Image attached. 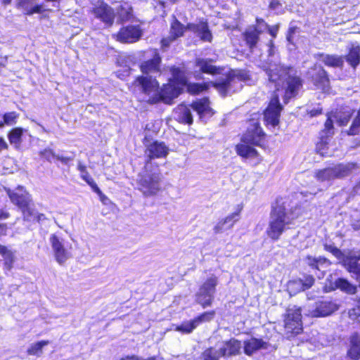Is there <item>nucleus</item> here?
<instances>
[{"mask_svg": "<svg viewBox=\"0 0 360 360\" xmlns=\"http://www.w3.org/2000/svg\"><path fill=\"white\" fill-rule=\"evenodd\" d=\"M352 116V113L350 111H345V112H337L335 115V118L336 120V122L339 124L340 126L346 125L349 120H350Z\"/></svg>", "mask_w": 360, "mask_h": 360, "instance_id": "nucleus-46", "label": "nucleus"}, {"mask_svg": "<svg viewBox=\"0 0 360 360\" xmlns=\"http://www.w3.org/2000/svg\"><path fill=\"white\" fill-rule=\"evenodd\" d=\"M296 217L297 215L287 211L283 205L274 207L271 213L269 228L266 231L268 236L273 240H278L287 226L291 224Z\"/></svg>", "mask_w": 360, "mask_h": 360, "instance_id": "nucleus-5", "label": "nucleus"}, {"mask_svg": "<svg viewBox=\"0 0 360 360\" xmlns=\"http://www.w3.org/2000/svg\"><path fill=\"white\" fill-rule=\"evenodd\" d=\"M284 328L288 338L302 331L301 308L296 306L286 310L284 319Z\"/></svg>", "mask_w": 360, "mask_h": 360, "instance_id": "nucleus-10", "label": "nucleus"}, {"mask_svg": "<svg viewBox=\"0 0 360 360\" xmlns=\"http://www.w3.org/2000/svg\"><path fill=\"white\" fill-rule=\"evenodd\" d=\"M314 278L312 276H304V279L295 280L291 285H297L299 289H304V290L310 288L314 283Z\"/></svg>", "mask_w": 360, "mask_h": 360, "instance_id": "nucleus-38", "label": "nucleus"}, {"mask_svg": "<svg viewBox=\"0 0 360 360\" xmlns=\"http://www.w3.org/2000/svg\"><path fill=\"white\" fill-rule=\"evenodd\" d=\"M338 309V304L331 300L318 301L308 310L307 315L311 317H324L332 314Z\"/></svg>", "mask_w": 360, "mask_h": 360, "instance_id": "nucleus-15", "label": "nucleus"}, {"mask_svg": "<svg viewBox=\"0 0 360 360\" xmlns=\"http://www.w3.org/2000/svg\"><path fill=\"white\" fill-rule=\"evenodd\" d=\"M7 148L8 144L2 137H0V152L4 149H6Z\"/></svg>", "mask_w": 360, "mask_h": 360, "instance_id": "nucleus-59", "label": "nucleus"}, {"mask_svg": "<svg viewBox=\"0 0 360 360\" xmlns=\"http://www.w3.org/2000/svg\"><path fill=\"white\" fill-rule=\"evenodd\" d=\"M56 158L65 165H67L70 161L73 160L72 157H65L59 155H56Z\"/></svg>", "mask_w": 360, "mask_h": 360, "instance_id": "nucleus-53", "label": "nucleus"}, {"mask_svg": "<svg viewBox=\"0 0 360 360\" xmlns=\"http://www.w3.org/2000/svg\"><path fill=\"white\" fill-rule=\"evenodd\" d=\"M217 284V277L212 276L207 278L195 294V302L203 308L210 307L214 298Z\"/></svg>", "mask_w": 360, "mask_h": 360, "instance_id": "nucleus-11", "label": "nucleus"}, {"mask_svg": "<svg viewBox=\"0 0 360 360\" xmlns=\"http://www.w3.org/2000/svg\"><path fill=\"white\" fill-rule=\"evenodd\" d=\"M334 134L333 122L330 117L326 120L324 129L320 132V141L316 144V150L321 155L327 154L328 141Z\"/></svg>", "mask_w": 360, "mask_h": 360, "instance_id": "nucleus-17", "label": "nucleus"}, {"mask_svg": "<svg viewBox=\"0 0 360 360\" xmlns=\"http://www.w3.org/2000/svg\"><path fill=\"white\" fill-rule=\"evenodd\" d=\"M95 16L101 19L107 25L110 26L114 22L115 15L112 9L108 6H101L94 8Z\"/></svg>", "mask_w": 360, "mask_h": 360, "instance_id": "nucleus-24", "label": "nucleus"}, {"mask_svg": "<svg viewBox=\"0 0 360 360\" xmlns=\"http://www.w3.org/2000/svg\"><path fill=\"white\" fill-rule=\"evenodd\" d=\"M276 51V47L273 44L272 41H271L268 49L269 56L273 57L275 55Z\"/></svg>", "mask_w": 360, "mask_h": 360, "instance_id": "nucleus-57", "label": "nucleus"}, {"mask_svg": "<svg viewBox=\"0 0 360 360\" xmlns=\"http://www.w3.org/2000/svg\"><path fill=\"white\" fill-rule=\"evenodd\" d=\"M221 357L222 356L220 349H216L212 347L207 348L201 354L202 360H220Z\"/></svg>", "mask_w": 360, "mask_h": 360, "instance_id": "nucleus-37", "label": "nucleus"}, {"mask_svg": "<svg viewBox=\"0 0 360 360\" xmlns=\"http://www.w3.org/2000/svg\"><path fill=\"white\" fill-rule=\"evenodd\" d=\"M349 224L354 230L360 229V206L350 211Z\"/></svg>", "mask_w": 360, "mask_h": 360, "instance_id": "nucleus-40", "label": "nucleus"}, {"mask_svg": "<svg viewBox=\"0 0 360 360\" xmlns=\"http://www.w3.org/2000/svg\"><path fill=\"white\" fill-rule=\"evenodd\" d=\"M39 155L49 162H51V158H56V154L50 149H45L41 151Z\"/></svg>", "mask_w": 360, "mask_h": 360, "instance_id": "nucleus-51", "label": "nucleus"}, {"mask_svg": "<svg viewBox=\"0 0 360 360\" xmlns=\"http://www.w3.org/2000/svg\"><path fill=\"white\" fill-rule=\"evenodd\" d=\"M281 7V4H280L278 0H271L269 4V8L272 10H278Z\"/></svg>", "mask_w": 360, "mask_h": 360, "instance_id": "nucleus-54", "label": "nucleus"}, {"mask_svg": "<svg viewBox=\"0 0 360 360\" xmlns=\"http://www.w3.org/2000/svg\"><path fill=\"white\" fill-rule=\"evenodd\" d=\"M171 72L172 79L170 83L181 86L182 90L186 89L187 91L191 94H198L207 90L210 86V83L188 82L185 72L179 68H172Z\"/></svg>", "mask_w": 360, "mask_h": 360, "instance_id": "nucleus-9", "label": "nucleus"}, {"mask_svg": "<svg viewBox=\"0 0 360 360\" xmlns=\"http://www.w3.org/2000/svg\"><path fill=\"white\" fill-rule=\"evenodd\" d=\"M295 281H290L288 283V288L290 291H303L304 289H299L297 288V285H292L291 284L294 282Z\"/></svg>", "mask_w": 360, "mask_h": 360, "instance_id": "nucleus-58", "label": "nucleus"}, {"mask_svg": "<svg viewBox=\"0 0 360 360\" xmlns=\"http://www.w3.org/2000/svg\"><path fill=\"white\" fill-rule=\"evenodd\" d=\"M161 58L158 53L157 50L154 51L153 58L150 60L143 62L141 65V70L143 75L141 77H151L154 78L150 74L158 73L160 70V63Z\"/></svg>", "mask_w": 360, "mask_h": 360, "instance_id": "nucleus-21", "label": "nucleus"}, {"mask_svg": "<svg viewBox=\"0 0 360 360\" xmlns=\"http://www.w3.org/2000/svg\"><path fill=\"white\" fill-rule=\"evenodd\" d=\"M324 249L326 251L331 252L335 257H336L338 259H340L342 256V252L338 248H336L332 244H325Z\"/></svg>", "mask_w": 360, "mask_h": 360, "instance_id": "nucleus-48", "label": "nucleus"}, {"mask_svg": "<svg viewBox=\"0 0 360 360\" xmlns=\"http://www.w3.org/2000/svg\"><path fill=\"white\" fill-rule=\"evenodd\" d=\"M307 75L317 88L323 91H326L329 89L330 79L327 72L322 66L314 65L308 70Z\"/></svg>", "mask_w": 360, "mask_h": 360, "instance_id": "nucleus-14", "label": "nucleus"}, {"mask_svg": "<svg viewBox=\"0 0 360 360\" xmlns=\"http://www.w3.org/2000/svg\"><path fill=\"white\" fill-rule=\"evenodd\" d=\"M265 134L257 121H251L246 133L243 135L242 143L236 146L238 155L243 158H255L258 153L252 146H260L264 139Z\"/></svg>", "mask_w": 360, "mask_h": 360, "instance_id": "nucleus-3", "label": "nucleus"}, {"mask_svg": "<svg viewBox=\"0 0 360 360\" xmlns=\"http://www.w3.org/2000/svg\"><path fill=\"white\" fill-rule=\"evenodd\" d=\"M18 117L19 114L14 111L4 113L1 118L2 127L5 125L11 126L15 124Z\"/></svg>", "mask_w": 360, "mask_h": 360, "instance_id": "nucleus-41", "label": "nucleus"}, {"mask_svg": "<svg viewBox=\"0 0 360 360\" xmlns=\"http://www.w3.org/2000/svg\"><path fill=\"white\" fill-rule=\"evenodd\" d=\"M22 128L16 127L13 129L8 135L11 144H13L15 147H18L22 142Z\"/></svg>", "mask_w": 360, "mask_h": 360, "instance_id": "nucleus-36", "label": "nucleus"}, {"mask_svg": "<svg viewBox=\"0 0 360 360\" xmlns=\"http://www.w3.org/2000/svg\"><path fill=\"white\" fill-rule=\"evenodd\" d=\"M360 131V110H359L357 116L354 120L348 131L349 135L358 134Z\"/></svg>", "mask_w": 360, "mask_h": 360, "instance_id": "nucleus-47", "label": "nucleus"}, {"mask_svg": "<svg viewBox=\"0 0 360 360\" xmlns=\"http://www.w3.org/2000/svg\"><path fill=\"white\" fill-rule=\"evenodd\" d=\"M259 35V34L253 27H248L243 34L246 44L248 45L251 51H253V49L257 44Z\"/></svg>", "mask_w": 360, "mask_h": 360, "instance_id": "nucleus-33", "label": "nucleus"}, {"mask_svg": "<svg viewBox=\"0 0 360 360\" xmlns=\"http://www.w3.org/2000/svg\"><path fill=\"white\" fill-rule=\"evenodd\" d=\"M145 156L146 158L145 169L150 167V161L153 159L165 158L169 153L168 146L162 141H155L145 144Z\"/></svg>", "mask_w": 360, "mask_h": 360, "instance_id": "nucleus-13", "label": "nucleus"}, {"mask_svg": "<svg viewBox=\"0 0 360 360\" xmlns=\"http://www.w3.org/2000/svg\"><path fill=\"white\" fill-rule=\"evenodd\" d=\"M176 39L173 38V36H172L170 34L167 37L163 38L161 41L162 47L163 49H167L169 46L172 42L175 41Z\"/></svg>", "mask_w": 360, "mask_h": 360, "instance_id": "nucleus-52", "label": "nucleus"}, {"mask_svg": "<svg viewBox=\"0 0 360 360\" xmlns=\"http://www.w3.org/2000/svg\"><path fill=\"white\" fill-rule=\"evenodd\" d=\"M336 179H341L349 176L353 170L359 168V165L354 162L339 164L333 167Z\"/></svg>", "mask_w": 360, "mask_h": 360, "instance_id": "nucleus-26", "label": "nucleus"}, {"mask_svg": "<svg viewBox=\"0 0 360 360\" xmlns=\"http://www.w3.org/2000/svg\"><path fill=\"white\" fill-rule=\"evenodd\" d=\"M260 34L269 29L268 25L262 19H257V25L253 27Z\"/></svg>", "mask_w": 360, "mask_h": 360, "instance_id": "nucleus-49", "label": "nucleus"}, {"mask_svg": "<svg viewBox=\"0 0 360 360\" xmlns=\"http://www.w3.org/2000/svg\"><path fill=\"white\" fill-rule=\"evenodd\" d=\"M304 262L312 270L322 271L325 267L330 264L328 259L322 257H315L310 255L304 259Z\"/></svg>", "mask_w": 360, "mask_h": 360, "instance_id": "nucleus-25", "label": "nucleus"}, {"mask_svg": "<svg viewBox=\"0 0 360 360\" xmlns=\"http://www.w3.org/2000/svg\"><path fill=\"white\" fill-rule=\"evenodd\" d=\"M191 109L196 111L200 119L211 117L214 112L210 105V101L207 98L197 100L190 105L184 103L179 105L173 111L174 118L182 124H191L193 116Z\"/></svg>", "mask_w": 360, "mask_h": 360, "instance_id": "nucleus-4", "label": "nucleus"}, {"mask_svg": "<svg viewBox=\"0 0 360 360\" xmlns=\"http://www.w3.org/2000/svg\"><path fill=\"white\" fill-rule=\"evenodd\" d=\"M268 60V64L263 66V70L269 80L275 83L276 91L283 94V100L286 103L291 98L297 96L302 86V81L292 68L284 67L270 59Z\"/></svg>", "mask_w": 360, "mask_h": 360, "instance_id": "nucleus-1", "label": "nucleus"}, {"mask_svg": "<svg viewBox=\"0 0 360 360\" xmlns=\"http://www.w3.org/2000/svg\"><path fill=\"white\" fill-rule=\"evenodd\" d=\"M86 182L94 189L95 192H96L97 193H101L99 188L97 186L96 184L91 177H90L89 181Z\"/></svg>", "mask_w": 360, "mask_h": 360, "instance_id": "nucleus-56", "label": "nucleus"}, {"mask_svg": "<svg viewBox=\"0 0 360 360\" xmlns=\"http://www.w3.org/2000/svg\"><path fill=\"white\" fill-rule=\"evenodd\" d=\"M282 106L278 100V94L274 95L271 99L269 104L264 111V117L267 124L273 127L276 126L279 123V117Z\"/></svg>", "mask_w": 360, "mask_h": 360, "instance_id": "nucleus-16", "label": "nucleus"}, {"mask_svg": "<svg viewBox=\"0 0 360 360\" xmlns=\"http://www.w3.org/2000/svg\"><path fill=\"white\" fill-rule=\"evenodd\" d=\"M149 168L139 176L137 180L138 188L145 196H152L160 190L161 175L156 169L149 172Z\"/></svg>", "mask_w": 360, "mask_h": 360, "instance_id": "nucleus-8", "label": "nucleus"}, {"mask_svg": "<svg viewBox=\"0 0 360 360\" xmlns=\"http://www.w3.org/2000/svg\"><path fill=\"white\" fill-rule=\"evenodd\" d=\"M344 266L357 281H360V256L347 257L344 260Z\"/></svg>", "mask_w": 360, "mask_h": 360, "instance_id": "nucleus-27", "label": "nucleus"}, {"mask_svg": "<svg viewBox=\"0 0 360 360\" xmlns=\"http://www.w3.org/2000/svg\"><path fill=\"white\" fill-rule=\"evenodd\" d=\"M248 79H249V75L246 71L237 70L212 84L223 96H225L240 89L242 86L240 82Z\"/></svg>", "mask_w": 360, "mask_h": 360, "instance_id": "nucleus-7", "label": "nucleus"}, {"mask_svg": "<svg viewBox=\"0 0 360 360\" xmlns=\"http://www.w3.org/2000/svg\"><path fill=\"white\" fill-rule=\"evenodd\" d=\"M134 85L140 94L141 99L148 103H157L162 101L171 104L173 99L183 91L179 86L169 83L159 90V84L155 78L151 77H138Z\"/></svg>", "mask_w": 360, "mask_h": 360, "instance_id": "nucleus-2", "label": "nucleus"}, {"mask_svg": "<svg viewBox=\"0 0 360 360\" xmlns=\"http://www.w3.org/2000/svg\"><path fill=\"white\" fill-rule=\"evenodd\" d=\"M46 220H47V218L44 214L37 212L34 221L39 224H43Z\"/></svg>", "mask_w": 360, "mask_h": 360, "instance_id": "nucleus-55", "label": "nucleus"}, {"mask_svg": "<svg viewBox=\"0 0 360 360\" xmlns=\"http://www.w3.org/2000/svg\"><path fill=\"white\" fill-rule=\"evenodd\" d=\"M9 213L5 210H0V219H5L8 218Z\"/></svg>", "mask_w": 360, "mask_h": 360, "instance_id": "nucleus-62", "label": "nucleus"}, {"mask_svg": "<svg viewBox=\"0 0 360 360\" xmlns=\"http://www.w3.org/2000/svg\"><path fill=\"white\" fill-rule=\"evenodd\" d=\"M21 212L22 213V217L25 221H34L35 218L37 214V212L34 207V205L32 202V204H30L27 207L23 208L21 210Z\"/></svg>", "mask_w": 360, "mask_h": 360, "instance_id": "nucleus-43", "label": "nucleus"}, {"mask_svg": "<svg viewBox=\"0 0 360 360\" xmlns=\"http://www.w3.org/2000/svg\"><path fill=\"white\" fill-rule=\"evenodd\" d=\"M53 252L56 262L63 264L71 257L70 251L65 245V240L57 234H51L49 238Z\"/></svg>", "mask_w": 360, "mask_h": 360, "instance_id": "nucleus-12", "label": "nucleus"}, {"mask_svg": "<svg viewBox=\"0 0 360 360\" xmlns=\"http://www.w3.org/2000/svg\"><path fill=\"white\" fill-rule=\"evenodd\" d=\"M77 169L81 173V177L82 179H84L85 181H89L91 176L87 172L86 166L82 164L81 162H79Z\"/></svg>", "mask_w": 360, "mask_h": 360, "instance_id": "nucleus-50", "label": "nucleus"}, {"mask_svg": "<svg viewBox=\"0 0 360 360\" xmlns=\"http://www.w3.org/2000/svg\"><path fill=\"white\" fill-rule=\"evenodd\" d=\"M321 113V108L312 109L309 112V114H310L311 117H314V116H316L317 115H319Z\"/></svg>", "mask_w": 360, "mask_h": 360, "instance_id": "nucleus-61", "label": "nucleus"}, {"mask_svg": "<svg viewBox=\"0 0 360 360\" xmlns=\"http://www.w3.org/2000/svg\"><path fill=\"white\" fill-rule=\"evenodd\" d=\"M316 176L318 179V180L321 181H330L336 179L333 167L325 168L323 169L318 171L316 172Z\"/></svg>", "mask_w": 360, "mask_h": 360, "instance_id": "nucleus-39", "label": "nucleus"}, {"mask_svg": "<svg viewBox=\"0 0 360 360\" xmlns=\"http://www.w3.org/2000/svg\"><path fill=\"white\" fill-rule=\"evenodd\" d=\"M118 18L122 22L131 21L134 19L133 8L128 2H122L117 9Z\"/></svg>", "mask_w": 360, "mask_h": 360, "instance_id": "nucleus-28", "label": "nucleus"}, {"mask_svg": "<svg viewBox=\"0 0 360 360\" xmlns=\"http://www.w3.org/2000/svg\"><path fill=\"white\" fill-rule=\"evenodd\" d=\"M269 343L262 338H251L243 342L244 353L250 356L259 349H266Z\"/></svg>", "mask_w": 360, "mask_h": 360, "instance_id": "nucleus-22", "label": "nucleus"}, {"mask_svg": "<svg viewBox=\"0 0 360 360\" xmlns=\"http://www.w3.org/2000/svg\"><path fill=\"white\" fill-rule=\"evenodd\" d=\"M197 328V325L194 319L184 321L180 326L176 328V330L181 332L183 333L188 334L191 333L194 329Z\"/></svg>", "mask_w": 360, "mask_h": 360, "instance_id": "nucleus-44", "label": "nucleus"}, {"mask_svg": "<svg viewBox=\"0 0 360 360\" xmlns=\"http://www.w3.org/2000/svg\"><path fill=\"white\" fill-rule=\"evenodd\" d=\"M344 60L355 69L360 63V46L359 45L352 44L349 49L347 55L343 56Z\"/></svg>", "mask_w": 360, "mask_h": 360, "instance_id": "nucleus-29", "label": "nucleus"}, {"mask_svg": "<svg viewBox=\"0 0 360 360\" xmlns=\"http://www.w3.org/2000/svg\"><path fill=\"white\" fill-rule=\"evenodd\" d=\"M241 342L235 338L224 341L219 347L221 356L224 358L237 356L241 354Z\"/></svg>", "mask_w": 360, "mask_h": 360, "instance_id": "nucleus-20", "label": "nucleus"}, {"mask_svg": "<svg viewBox=\"0 0 360 360\" xmlns=\"http://www.w3.org/2000/svg\"><path fill=\"white\" fill-rule=\"evenodd\" d=\"M186 29L193 32L200 39L204 41L210 42L212 35L209 30L207 22H200L197 24H188L186 27L181 23L175 16H173V21L171 23L169 34L173 38L178 39L183 36Z\"/></svg>", "mask_w": 360, "mask_h": 360, "instance_id": "nucleus-6", "label": "nucleus"}, {"mask_svg": "<svg viewBox=\"0 0 360 360\" xmlns=\"http://www.w3.org/2000/svg\"><path fill=\"white\" fill-rule=\"evenodd\" d=\"M18 6L22 7L27 15L40 13L41 11V6L35 4L34 0H18Z\"/></svg>", "mask_w": 360, "mask_h": 360, "instance_id": "nucleus-34", "label": "nucleus"}, {"mask_svg": "<svg viewBox=\"0 0 360 360\" xmlns=\"http://www.w3.org/2000/svg\"><path fill=\"white\" fill-rule=\"evenodd\" d=\"M195 65L199 70L204 73L217 75L220 73V68L211 64L210 60L203 58H198Z\"/></svg>", "mask_w": 360, "mask_h": 360, "instance_id": "nucleus-31", "label": "nucleus"}, {"mask_svg": "<svg viewBox=\"0 0 360 360\" xmlns=\"http://www.w3.org/2000/svg\"><path fill=\"white\" fill-rule=\"evenodd\" d=\"M335 287L348 294H354L356 290L355 285L350 283L347 279L339 278L335 281Z\"/></svg>", "mask_w": 360, "mask_h": 360, "instance_id": "nucleus-35", "label": "nucleus"}, {"mask_svg": "<svg viewBox=\"0 0 360 360\" xmlns=\"http://www.w3.org/2000/svg\"><path fill=\"white\" fill-rule=\"evenodd\" d=\"M321 60L327 66L342 68L344 65V57L338 55L321 54Z\"/></svg>", "mask_w": 360, "mask_h": 360, "instance_id": "nucleus-30", "label": "nucleus"}, {"mask_svg": "<svg viewBox=\"0 0 360 360\" xmlns=\"http://www.w3.org/2000/svg\"><path fill=\"white\" fill-rule=\"evenodd\" d=\"M7 194L11 202L17 205L20 210L32 202L31 195L22 186H18L15 191L8 189Z\"/></svg>", "mask_w": 360, "mask_h": 360, "instance_id": "nucleus-18", "label": "nucleus"}, {"mask_svg": "<svg viewBox=\"0 0 360 360\" xmlns=\"http://www.w3.org/2000/svg\"><path fill=\"white\" fill-rule=\"evenodd\" d=\"M142 30L139 25H128L120 29L117 34V40L122 43H134L139 40Z\"/></svg>", "mask_w": 360, "mask_h": 360, "instance_id": "nucleus-19", "label": "nucleus"}, {"mask_svg": "<svg viewBox=\"0 0 360 360\" xmlns=\"http://www.w3.org/2000/svg\"><path fill=\"white\" fill-rule=\"evenodd\" d=\"M350 348L347 355L352 359H360V335H354L351 338Z\"/></svg>", "mask_w": 360, "mask_h": 360, "instance_id": "nucleus-32", "label": "nucleus"}, {"mask_svg": "<svg viewBox=\"0 0 360 360\" xmlns=\"http://www.w3.org/2000/svg\"><path fill=\"white\" fill-rule=\"evenodd\" d=\"M49 342L47 340H41L32 344L27 349L29 355H35L39 356L42 354V349L44 346L49 345Z\"/></svg>", "mask_w": 360, "mask_h": 360, "instance_id": "nucleus-42", "label": "nucleus"}, {"mask_svg": "<svg viewBox=\"0 0 360 360\" xmlns=\"http://www.w3.org/2000/svg\"><path fill=\"white\" fill-rule=\"evenodd\" d=\"M277 27H269V29L267 30V31L269 32V33L273 37H276V32H277Z\"/></svg>", "mask_w": 360, "mask_h": 360, "instance_id": "nucleus-63", "label": "nucleus"}, {"mask_svg": "<svg viewBox=\"0 0 360 360\" xmlns=\"http://www.w3.org/2000/svg\"><path fill=\"white\" fill-rule=\"evenodd\" d=\"M215 315L214 311H206L194 319L197 327L202 323L210 322L212 321Z\"/></svg>", "mask_w": 360, "mask_h": 360, "instance_id": "nucleus-45", "label": "nucleus"}, {"mask_svg": "<svg viewBox=\"0 0 360 360\" xmlns=\"http://www.w3.org/2000/svg\"><path fill=\"white\" fill-rule=\"evenodd\" d=\"M7 229V226L6 224H0V235H4L6 233Z\"/></svg>", "mask_w": 360, "mask_h": 360, "instance_id": "nucleus-64", "label": "nucleus"}, {"mask_svg": "<svg viewBox=\"0 0 360 360\" xmlns=\"http://www.w3.org/2000/svg\"><path fill=\"white\" fill-rule=\"evenodd\" d=\"M239 212L240 211L233 212L220 220L214 227V233H220L231 229L234 224L239 220Z\"/></svg>", "mask_w": 360, "mask_h": 360, "instance_id": "nucleus-23", "label": "nucleus"}, {"mask_svg": "<svg viewBox=\"0 0 360 360\" xmlns=\"http://www.w3.org/2000/svg\"><path fill=\"white\" fill-rule=\"evenodd\" d=\"M360 191V181L356 183L352 189V195H356Z\"/></svg>", "mask_w": 360, "mask_h": 360, "instance_id": "nucleus-60", "label": "nucleus"}]
</instances>
